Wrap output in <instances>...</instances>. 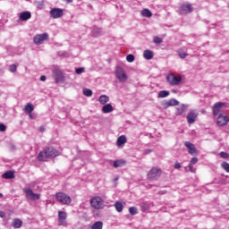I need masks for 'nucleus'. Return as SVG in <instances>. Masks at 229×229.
Wrapping results in <instances>:
<instances>
[{"mask_svg": "<svg viewBox=\"0 0 229 229\" xmlns=\"http://www.w3.org/2000/svg\"><path fill=\"white\" fill-rule=\"evenodd\" d=\"M60 156V151L53 147H47L38 155L39 162H46L47 158H56Z\"/></svg>", "mask_w": 229, "mask_h": 229, "instance_id": "1", "label": "nucleus"}, {"mask_svg": "<svg viewBox=\"0 0 229 229\" xmlns=\"http://www.w3.org/2000/svg\"><path fill=\"white\" fill-rule=\"evenodd\" d=\"M90 205L95 210H103L105 208V200L99 196H96L90 199Z\"/></svg>", "mask_w": 229, "mask_h": 229, "instance_id": "2", "label": "nucleus"}, {"mask_svg": "<svg viewBox=\"0 0 229 229\" xmlns=\"http://www.w3.org/2000/svg\"><path fill=\"white\" fill-rule=\"evenodd\" d=\"M55 199L56 201H59V203H62V205H71L72 201V199H71V196L62 191L55 193Z\"/></svg>", "mask_w": 229, "mask_h": 229, "instance_id": "3", "label": "nucleus"}, {"mask_svg": "<svg viewBox=\"0 0 229 229\" xmlns=\"http://www.w3.org/2000/svg\"><path fill=\"white\" fill-rule=\"evenodd\" d=\"M226 103L217 102L214 104L212 107V112L214 117H217V115H221V114H225V108H226Z\"/></svg>", "mask_w": 229, "mask_h": 229, "instance_id": "4", "label": "nucleus"}, {"mask_svg": "<svg viewBox=\"0 0 229 229\" xmlns=\"http://www.w3.org/2000/svg\"><path fill=\"white\" fill-rule=\"evenodd\" d=\"M23 192H25L27 199H30V201H37V199H40V194L33 192L31 188H24Z\"/></svg>", "mask_w": 229, "mask_h": 229, "instance_id": "5", "label": "nucleus"}, {"mask_svg": "<svg viewBox=\"0 0 229 229\" xmlns=\"http://www.w3.org/2000/svg\"><path fill=\"white\" fill-rule=\"evenodd\" d=\"M162 176V169L153 167L151 170L148 173V180H158Z\"/></svg>", "mask_w": 229, "mask_h": 229, "instance_id": "6", "label": "nucleus"}, {"mask_svg": "<svg viewBox=\"0 0 229 229\" xmlns=\"http://www.w3.org/2000/svg\"><path fill=\"white\" fill-rule=\"evenodd\" d=\"M115 76L119 81L122 83H124V81H128V75L126 74V72L124 69L121 67H117L115 71Z\"/></svg>", "mask_w": 229, "mask_h": 229, "instance_id": "7", "label": "nucleus"}, {"mask_svg": "<svg viewBox=\"0 0 229 229\" xmlns=\"http://www.w3.org/2000/svg\"><path fill=\"white\" fill-rule=\"evenodd\" d=\"M47 38H49L47 33L38 34L33 38L34 44H36V46H40V44H44Z\"/></svg>", "mask_w": 229, "mask_h": 229, "instance_id": "8", "label": "nucleus"}, {"mask_svg": "<svg viewBox=\"0 0 229 229\" xmlns=\"http://www.w3.org/2000/svg\"><path fill=\"white\" fill-rule=\"evenodd\" d=\"M228 115H226V113H222L218 115V117L216 118V124L218 126H226V124H228Z\"/></svg>", "mask_w": 229, "mask_h": 229, "instance_id": "9", "label": "nucleus"}, {"mask_svg": "<svg viewBox=\"0 0 229 229\" xmlns=\"http://www.w3.org/2000/svg\"><path fill=\"white\" fill-rule=\"evenodd\" d=\"M166 81H168L170 85H180L182 82V77H178L171 73L166 77Z\"/></svg>", "mask_w": 229, "mask_h": 229, "instance_id": "10", "label": "nucleus"}, {"mask_svg": "<svg viewBox=\"0 0 229 229\" xmlns=\"http://www.w3.org/2000/svg\"><path fill=\"white\" fill-rule=\"evenodd\" d=\"M198 112L196 110H191L188 113L186 119L189 124H194L196 119H198Z\"/></svg>", "mask_w": 229, "mask_h": 229, "instance_id": "11", "label": "nucleus"}, {"mask_svg": "<svg viewBox=\"0 0 229 229\" xmlns=\"http://www.w3.org/2000/svg\"><path fill=\"white\" fill-rule=\"evenodd\" d=\"M50 17H52V19H60V17H64V9H60V8L51 9Z\"/></svg>", "mask_w": 229, "mask_h": 229, "instance_id": "12", "label": "nucleus"}, {"mask_svg": "<svg viewBox=\"0 0 229 229\" xmlns=\"http://www.w3.org/2000/svg\"><path fill=\"white\" fill-rule=\"evenodd\" d=\"M185 148L188 149V153L191 156L198 155V150L196 149V146L192 144L191 141L184 142Z\"/></svg>", "mask_w": 229, "mask_h": 229, "instance_id": "13", "label": "nucleus"}, {"mask_svg": "<svg viewBox=\"0 0 229 229\" xmlns=\"http://www.w3.org/2000/svg\"><path fill=\"white\" fill-rule=\"evenodd\" d=\"M178 105H180V102H178V100L172 98L170 100H165L162 103V106L164 108H169V106H178Z\"/></svg>", "mask_w": 229, "mask_h": 229, "instance_id": "14", "label": "nucleus"}, {"mask_svg": "<svg viewBox=\"0 0 229 229\" xmlns=\"http://www.w3.org/2000/svg\"><path fill=\"white\" fill-rule=\"evenodd\" d=\"M54 78L55 81V83H60L64 81V73L60 70L54 71Z\"/></svg>", "mask_w": 229, "mask_h": 229, "instance_id": "15", "label": "nucleus"}, {"mask_svg": "<svg viewBox=\"0 0 229 229\" xmlns=\"http://www.w3.org/2000/svg\"><path fill=\"white\" fill-rule=\"evenodd\" d=\"M193 10L194 9L192 8V4H182L181 5V12L182 13H191Z\"/></svg>", "mask_w": 229, "mask_h": 229, "instance_id": "16", "label": "nucleus"}, {"mask_svg": "<svg viewBox=\"0 0 229 229\" xmlns=\"http://www.w3.org/2000/svg\"><path fill=\"white\" fill-rule=\"evenodd\" d=\"M67 219V213L65 211H59L58 212V222L60 225H64L65 223V220Z\"/></svg>", "mask_w": 229, "mask_h": 229, "instance_id": "17", "label": "nucleus"}, {"mask_svg": "<svg viewBox=\"0 0 229 229\" xmlns=\"http://www.w3.org/2000/svg\"><path fill=\"white\" fill-rule=\"evenodd\" d=\"M2 178H4L5 180H13V178H15V172L9 170L3 174Z\"/></svg>", "mask_w": 229, "mask_h": 229, "instance_id": "18", "label": "nucleus"}, {"mask_svg": "<svg viewBox=\"0 0 229 229\" xmlns=\"http://www.w3.org/2000/svg\"><path fill=\"white\" fill-rule=\"evenodd\" d=\"M102 112L103 114H110L111 112H114V106L112 104L104 105L102 107Z\"/></svg>", "mask_w": 229, "mask_h": 229, "instance_id": "19", "label": "nucleus"}, {"mask_svg": "<svg viewBox=\"0 0 229 229\" xmlns=\"http://www.w3.org/2000/svg\"><path fill=\"white\" fill-rule=\"evenodd\" d=\"M20 19H21V21H28V20L31 19V13H30L28 11L21 13Z\"/></svg>", "mask_w": 229, "mask_h": 229, "instance_id": "20", "label": "nucleus"}, {"mask_svg": "<svg viewBox=\"0 0 229 229\" xmlns=\"http://www.w3.org/2000/svg\"><path fill=\"white\" fill-rule=\"evenodd\" d=\"M100 105H106L110 101V98L106 95H101L98 98Z\"/></svg>", "mask_w": 229, "mask_h": 229, "instance_id": "21", "label": "nucleus"}, {"mask_svg": "<svg viewBox=\"0 0 229 229\" xmlns=\"http://www.w3.org/2000/svg\"><path fill=\"white\" fill-rule=\"evenodd\" d=\"M35 110V106L31 103H28L24 107L25 114H31Z\"/></svg>", "mask_w": 229, "mask_h": 229, "instance_id": "22", "label": "nucleus"}, {"mask_svg": "<svg viewBox=\"0 0 229 229\" xmlns=\"http://www.w3.org/2000/svg\"><path fill=\"white\" fill-rule=\"evenodd\" d=\"M12 226H13V228H21V226H22V220H21L19 218H14L13 220Z\"/></svg>", "mask_w": 229, "mask_h": 229, "instance_id": "23", "label": "nucleus"}, {"mask_svg": "<svg viewBox=\"0 0 229 229\" xmlns=\"http://www.w3.org/2000/svg\"><path fill=\"white\" fill-rule=\"evenodd\" d=\"M126 141H127L126 136L122 135V136L118 137L117 141H116V146L121 147V146H123V144H126Z\"/></svg>", "mask_w": 229, "mask_h": 229, "instance_id": "24", "label": "nucleus"}, {"mask_svg": "<svg viewBox=\"0 0 229 229\" xmlns=\"http://www.w3.org/2000/svg\"><path fill=\"white\" fill-rule=\"evenodd\" d=\"M143 56L145 60H151L153 58V51L151 50H145L143 52Z\"/></svg>", "mask_w": 229, "mask_h": 229, "instance_id": "25", "label": "nucleus"}, {"mask_svg": "<svg viewBox=\"0 0 229 229\" xmlns=\"http://www.w3.org/2000/svg\"><path fill=\"white\" fill-rule=\"evenodd\" d=\"M185 105H182L180 107L176 108L175 115H183L185 114Z\"/></svg>", "mask_w": 229, "mask_h": 229, "instance_id": "26", "label": "nucleus"}, {"mask_svg": "<svg viewBox=\"0 0 229 229\" xmlns=\"http://www.w3.org/2000/svg\"><path fill=\"white\" fill-rule=\"evenodd\" d=\"M141 15H142V17L149 18V17H153V13H151V11H149V9H143L141 11Z\"/></svg>", "mask_w": 229, "mask_h": 229, "instance_id": "27", "label": "nucleus"}, {"mask_svg": "<svg viewBox=\"0 0 229 229\" xmlns=\"http://www.w3.org/2000/svg\"><path fill=\"white\" fill-rule=\"evenodd\" d=\"M123 165H126L125 160H116L114 162V167H123Z\"/></svg>", "mask_w": 229, "mask_h": 229, "instance_id": "28", "label": "nucleus"}, {"mask_svg": "<svg viewBox=\"0 0 229 229\" xmlns=\"http://www.w3.org/2000/svg\"><path fill=\"white\" fill-rule=\"evenodd\" d=\"M91 229H103V222L97 221L91 225Z\"/></svg>", "mask_w": 229, "mask_h": 229, "instance_id": "29", "label": "nucleus"}, {"mask_svg": "<svg viewBox=\"0 0 229 229\" xmlns=\"http://www.w3.org/2000/svg\"><path fill=\"white\" fill-rule=\"evenodd\" d=\"M178 55L180 56V58L183 59V58H187V52H185L182 48H180L178 51Z\"/></svg>", "mask_w": 229, "mask_h": 229, "instance_id": "30", "label": "nucleus"}, {"mask_svg": "<svg viewBox=\"0 0 229 229\" xmlns=\"http://www.w3.org/2000/svg\"><path fill=\"white\" fill-rule=\"evenodd\" d=\"M114 208H115V209L117 210V212H123V203H121V202H119V201H116V202L114 203Z\"/></svg>", "mask_w": 229, "mask_h": 229, "instance_id": "31", "label": "nucleus"}, {"mask_svg": "<svg viewBox=\"0 0 229 229\" xmlns=\"http://www.w3.org/2000/svg\"><path fill=\"white\" fill-rule=\"evenodd\" d=\"M169 96V91L167 90H162L158 93V98H167Z\"/></svg>", "mask_w": 229, "mask_h": 229, "instance_id": "32", "label": "nucleus"}, {"mask_svg": "<svg viewBox=\"0 0 229 229\" xmlns=\"http://www.w3.org/2000/svg\"><path fill=\"white\" fill-rule=\"evenodd\" d=\"M221 167H222V169L225 170V173H229V164H228V162H222Z\"/></svg>", "mask_w": 229, "mask_h": 229, "instance_id": "33", "label": "nucleus"}, {"mask_svg": "<svg viewBox=\"0 0 229 229\" xmlns=\"http://www.w3.org/2000/svg\"><path fill=\"white\" fill-rule=\"evenodd\" d=\"M129 213L131 214V216H136V214H138L137 208H135V207H131V208H129Z\"/></svg>", "mask_w": 229, "mask_h": 229, "instance_id": "34", "label": "nucleus"}, {"mask_svg": "<svg viewBox=\"0 0 229 229\" xmlns=\"http://www.w3.org/2000/svg\"><path fill=\"white\" fill-rule=\"evenodd\" d=\"M83 94L84 96H87V98H90V96H92V89H84Z\"/></svg>", "mask_w": 229, "mask_h": 229, "instance_id": "35", "label": "nucleus"}, {"mask_svg": "<svg viewBox=\"0 0 229 229\" xmlns=\"http://www.w3.org/2000/svg\"><path fill=\"white\" fill-rule=\"evenodd\" d=\"M126 60L127 62H129L130 64H131V62L135 61V55L130 54L126 56Z\"/></svg>", "mask_w": 229, "mask_h": 229, "instance_id": "36", "label": "nucleus"}, {"mask_svg": "<svg viewBox=\"0 0 229 229\" xmlns=\"http://www.w3.org/2000/svg\"><path fill=\"white\" fill-rule=\"evenodd\" d=\"M154 43L155 44H162V42H164V40L162 39V38L156 36L154 37Z\"/></svg>", "mask_w": 229, "mask_h": 229, "instance_id": "37", "label": "nucleus"}, {"mask_svg": "<svg viewBox=\"0 0 229 229\" xmlns=\"http://www.w3.org/2000/svg\"><path fill=\"white\" fill-rule=\"evenodd\" d=\"M75 72L76 74H82V72H85V68L84 67L77 68L75 69Z\"/></svg>", "mask_w": 229, "mask_h": 229, "instance_id": "38", "label": "nucleus"}, {"mask_svg": "<svg viewBox=\"0 0 229 229\" xmlns=\"http://www.w3.org/2000/svg\"><path fill=\"white\" fill-rule=\"evenodd\" d=\"M9 71H10L11 72H15V71H17V65H15V64L10 65V66H9Z\"/></svg>", "mask_w": 229, "mask_h": 229, "instance_id": "39", "label": "nucleus"}, {"mask_svg": "<svg viewBox=\"0 0 229 229\" xmlns=\"http://www.w3.org/2000/svg\"><path fill=\"white\" fill-rule=\"evenodd\" d=\"M220 157L221 158H229V154L225 151H222L220 152Z\"/></svg>", "mask_w": 229, "mask_h": 229, "instance_id": "40", "label": "nucleus"}, {"mask_svg": "<svg viewBox=\"0 0 229 229\" xmlns=\"http://www.w3.org/2000/svg\"><path fill=\"white\" fill-rule=\"evenodd\" d=\"M196 164H198V157H192L191 159L190 165H196Z\"/></svg>", "mask_w": 229, "mask_h": 229, "instance_id": "41", "label": "nucleus"}, {"mask_svg": "<svg viewBox=\"0 0 229 229\" xmlns=\"http://www.w3.org/2000/svg\"><path fill=\"white\" fill-rule=\"evenodd\" d=\"M194 165L189 164L188 167L190 169V173H196V168L193 166Z\"/></svg>", "mask_w": 229, "mask_h": 229, "instance_id": "42", "label": "nucleus"}, {"mask_svg": "<svg viewBox=\"0 0 229 229\" xmlns=\"http://www.w3.org/2000/svg\"><path fill=\"white\" fill-rule=\"evenodd\" d=\"M0 131H6V125L4 123H0Z\"/></svg>", "mask_w": 229, "mask_h": 229, "instance_id": "43", "label": "nucleus"}, {"mask_svg": "<svg viewBox=\"0 0 229 229\" xmlns=\"http://www.w3.org/2000/svg\"><path fill=\"white\" fill-rule=\"evenodd\" d=\"M174 169H180L182 167V165L178 162H176L174 165Z\"/></svg>", "mask_w": 229, "mask_h": 229, "instance_id": "44", "label": "nucleus"}, {"mask_svg": "<svg viewBox=\"0 0 229 229\" xmlns=\"http://www.w3.org/2000/svg\"><path fill=\"white\" fill-rule=\"evenodd\" d=\"M6 213H4V211H0V217H5Z\"/></svg>", "mask_w": 229, "mask_h": 229, "instance_id": "45", "label": "nucleus"}, {"mask_svg": "<svg viewBox=\"0 0 229 229\" xmlns=\"http://www.w3.org/2000/svg\"><path fill=\"white\" fill-rule=\"evenodd\" d=\"M46 80H47L46 75H43L40 77L41 81H46Z\"/></svg>", "mask_w": 229, "mask_h": 229, "instance_id": "46", "label": "nucleus"}, {"mask_svg": "<svg viewBox=\"0 0 229 229\" xmlns=\"http://www.w3.org/2000/svg\"><path fill=\"white\" fill-rule=\"evenodd\" d=\"M29 117H30V119H33V114H31V113L29 114Z\"/></svg>", "mask_w": 229, "mask_h": 229, "instance_id": "47", "label": "nucleus"}, {"mask_svg": "<svg viewBox=\"0 0 229 229\" xmlns=\"http://www.w3.org/2000/svg\"><path fill=\"white\" fill-rule=\"evenodd\" d=\"M65 1L66 3H72V0H64Z\"/></svg>", "mask_w": 229, "mask_h": 229, "instance_id": "48", "label": "nucleus"}, {"mask_svg": "<svg viewBox=\"0 0 229 229\" xmlns=\"http://www.w3.org/2000/svg\"><path fill=\"white\" fill-rule=\"evenodd\" d=\"M40 131H44V128L43 127L40 128Z\"/></svg>", "mask_w": 229, "mask_h": 229, "instance_id": "49", "label": "nucleus"}, {"mask_svg": "<svg viewBox=\"0 0 229 229\" xmlns=\"http://www.w3.org/2000/svg\"><path fill=\"white\" fill-rule=\"evenodd\" d=\"M0 198H3V193H0Z\"/></svg>", "mask_w": 229, "mask_h": 229, "instance_id": "50", "label": "nucleus"}]
</instances>
